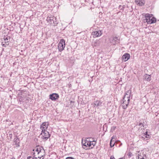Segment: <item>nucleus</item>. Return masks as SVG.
<instances>
[{
	"mask_svg": "<svg viewBox=\"0 0 159 159\" xmlns=\"http://www.w3.org/2000/svg\"><path fill=\"white\" fill-rule=\"evenodd\" d=\"M32 152H36V157L38 159H43L45 151L43 147L40 146H36L33 150Z\"/></svg>",
	"mask_w": 159,
	"mask_h": 159,
	"instance_id": "obj_1",
	"label": "nucleus"
},
{
	"mask_svg": "<svg viewBox=\"0 0 159 159\" xmlns=\"http://www.w3.org/2000/svg\"><path fill=\"white\" fill-rule=\"evenodd\" d=\"M82 144L83 147L85 149L92 148L91 141L90 140V138H87L84 141L82 139Z\"/></svg>",
	"mask_w": 159,
	"mask_h": 159,
	"instance_id": "obj_2",
	"label": "nucleus"
},
{
	"mask_svg": "<svg viewBox=\"0 0 159 159\" xmlns=\"http://www.w3.org/2000/svg\"><path fill=\"white\" fill-rule=\"evenodd\" d=\"M46 20L50 24L52 25L53 26H56L58 24V22L56 20L55 17L52 16L51 15H49L46 19Z\"/></svg>",
	"mask_w": 159,
	"mask_h": 159,
	"instance_id": "obj_3",
	"label": "nucleus"
},
{
	"mask_svg": "<svg viewBox=\"0 0 159 159\" xmlns=\"http://www.w3.org/2000/svg\"><path fill=\"white\" fill-rule=\"evenodd\" d=\"M130 101V98L124 96V97L121 101L122 103V106L123 109H126L129 105Z\"/></svg>",
	"mask_w": 159,
	"mask_h": 159,
	"instance_id": "obj_4",
	"label": "nucleus"
},
{
	"mask_svg": "<svg viewBox=\"0 0 159 159\" xmlns=\"http://www.w3.org/2000/svg\"><path fill=\"white\" fill-rule=\"evenodd\" d=\"M40 134L41 135L42 139L44 141L47 140L50 136L49 132L47 131H42Z\"/></svg>",
	"mask_w": 159,
	"mask_h": 159,
	"instance_id": "obj_5",
	"label": "nucleus"
},
{
	"mask_svg": "<svg viewBox=\"0 0 159 159\" xmlns=\"http://www.w3.org/2000/svg\"><path fill=\"white\" fill-rule=\"evenodd\" d=\"M11 38L9 36L5 37L2 40V45L3 47H6L9 44V42Z\"/></svg>",
	"mask_w": 159,
	"mask_h": 159,
	"instance_id": "obj_6",
	"label": "nucleus"
},
{
	"mask_svg": "<svg viewBox=\"0 0 159 159\" xmlns=\"http://www.w3.org/2000/svg\"><path fill=\"white\" fill-rule=\"evenodd\" d=\"M65 46V40L63 39H61L58 45V48L59 51L60 52L62 51L64 49Z\"/></svg>",
	"mask_w": 159,
	"mask_h": 159,
	"instance_id": "obj_7",
	"label": "nucleus"
},
{
	"mask_svg": "<svg viewBox=\"0 0 159 159\" xmlns=\"http://www.w3.org/2000/svg\"><path fill=\"white\" fill-rule=\"evenodd\" d=\"M102 33L101 30L96 31L92 32V35L93 38H96L102 35Z\"/></svg>",
	"mask_w": 159,
	"mask_h": 159,
	"instance_id": "obj_8",
	"label": "nucleus"
},
{
	"mask_svg": "<svg viewBox=\"0 0 159 159\" xmlns=\"http://www.w3.org/2000/svg\"><path fill=\"white\" fill-rule=\"evenodd\" d=\"M59 95L56 93H53L49 95L50 98L52 100H55L58 98Z\"/></svg>",
	"mask_w": 159,
	"mask_h": 159,
	"instance_id": "obj_9",
	"label": "nucleus"
},
{
	"mask_svg": "<svg viewBox=\"0 0 159 159\" xmlns=\"http://www.w3.org/2000/svg\"><path fill=\"white\" fill-rule=\"evenodd\" d=\"M135 2L137 5L140 6L144 5L145 3L144 0H135Z\"/></svg>",
	"mask_w": 159,
	"mask_h": 159,
	"instance_id": "obj_10",
	"label": "nucleus"
},
{
	"mask_svg": "<svg viewBox=\"0 0 159 159\" xmlns=\"http://www.w3.org/2000/svg\"><path fill=\"white\" fill-rule=\"evenodd\" d=\"M48 127V123L46 122L43 123L40 126V129H41L42 132L44 131H47V128Z\"/></svg>",
	"mask_w": 159,
	"mask_h": 159,
	"instance_id": "obj_11",
	"label": "nucleus"
},
{
	"mask_svg": "<svg viewBox=\"0 0 159 159\" xmlns=\"http://www.w3.org/2000/svg\"><path fill=\"white\" fill-rule=\"evenodd\" d=\"M130 57V55L128 53H126L122 56V60H124L125 61H126L129 59Z\"/></svg>",
	"mask_w": 159,
	"mask_h": 159,
	"instance_id": "obj_12",
	"label": "nucleus"
},
{
	"mask_svg": "<svg viewBox=\"0 0 159 159\" xmlns=\"http://www.w3.org/2000/svg\"><path fill=\"white\" fill-rule=\"evenodd\" d=\"M14 142L15 143V144L16 145V147H19L20 146L19 143L20 141L19 139L17 138L16 135L15 138H14Z\"/></svg>",
	"mask_w": 159,
	"mask_h": 159,
	"instance_id": "obj_13",
	"label": "nucleus"
},
{
	"mask_svg": "<svg viewBox=\"0 0 159 159\" xmlns=\"http://www.w3.org/2000/svg\"><path fill=\"white\" fill-rule=\"evenodd\" d=\"M156 19L154 17H152L150 18V19H148V20H147V22L149 24H152L156 22Z\"/></svg>",
	"mask_w": 159,
	"mask_h": 159,
	"instance_id": "obj_14",
	"label": "nucleus"
},
{
	"mask_svg": "<svg viewBox=\"0 0 159 159\" xmlns=\"http://www.w3.org/2000/svg\"><path fill=\"white\" fill-rule=\"evenodd\" d=\"M143 79L146 81H150L151 80V75L146 74L143 76Z\"/></svg>",
	"mask_w": 159,
	"mask_h": 159,
	"instance_id": "obj_15",
	"label": "nucleus"
},
{
	"mask_svg": "<svg viewBox=\"0 0 159 159\" xmlns=\"http://www.w3.org/2000/svg\"><path fill=\"white\" fill-rule=\"evenodd\" d=\"M119 40L118 39V37L115 36L113 37L111 41V43L114 44L116 43H119Z\"/></svg>",
	"mask_w": 159,
	"mask_h": 159,
	"instance_id": "obj_16",
	"label": "nucleus"
},
{
	"mask_svg": "<svg viewBox=\"0 0 159 159\" xmlns=\"http://www.w3.org/2000/svg\"><path fill=\"white\" fill-rule=\"evenodd\" d=\"M32 155L33 157L31 156H29L27 157V159H38L37 157H36V155H35L36 152H32Z\"/></svg>",
	"mask_w": 159,
	"mask_h": 159,
	"instance_id": "obj_17",
	"label": "nucleus"
},
{
	"mask_svg": "<svg viewBox=\"0 0 159 159\" xmlns=\"http://www.w3.org/2000/svg\"><path fill=\"white\" fill-rule=\"evenodd\" d=\"M150 137V135L148 134V132L146 131L145 133H144L143 136L141 137V139L144 140L145 138H149Z\"/></svg>",
	"mask_w": 159,
	"mask_h": 159,
	"instance_id": "obj_18",
	"label": "nucleus"
},
{
	"mask_svg": "<svg viewBox=\"0 0 159 159\" xmlns=\"http://www.w3.org/2000/svg\"><path fill=\"white\" fill-rule=\"evenodd\" d=\"M131 92V90H129L125 93L124 96L125 97L130 98Z\"/></svg>",
	"mask_w": 159,
	"mask_h": 159,
	"instance_id": "obj_19",
	"label": "nucleus"
},
{
	"mask_svg": "<svg viewBox=\"0 0 159 159\" xmlns=\"http://www.w3.org/2000/svg\"><path fill=\"white\" fill-rule=\"evenodd\" d=\"M102 104V102L99 100H97L94 102V104L97 107L101 106Z\"/></svg>",
	"mask_w": 159,
	"mask_h": 159,
	"instance_id": "obj_20",
	"label": "nucleus"
},
{
	"mask_svg": "<svg viewBox=\"0 0 159 159\" xmlns=\"http://www.w3.org/2000/svg\"><path fill=\"white\" fill-rule=\"evenodd\" d=\"M115 143V141H112V139H111L110 142V145L111 147V148L113 147L114 146Z\"/></svg>",
	"mask_w": 159,
	"mask_h": 159,
	"instance_id": "obj_21",
	"label": "nucleus"
},
{
	"mask_svg": "<svg viewBox=\"0 0 159 159\" xmlns=\"http://www.w3.org/2000/svg\"><path fill=\"white\" fill-rule=\"evenodd\" d=\"M152 16H150V15L149 14H146L145 15V17H146L145 20L147 22V20H148V19H150V18L152 17Z\"/></svg>",
	"mask_w": 159,
	"mask_h": 159,
	"instance_id": "obj_22",
	"label": "nucleus"
},
{
	"mask_svg": "<svg viewBox=\"0 0 159 159\" xmlns=\"http://www.w3.org/2000/svg\"><path fill=\"white\" fill-rule=\"evenodd\" d=\"M125 7V5L121 6L120 5L119 7V8L120 9V10L123 11Z\"/></svg>",
	"mask_w": 159,
	"mask_h": 159,
	"instance_id": "obj_23",
	"label": "nucleus"
},
{
	"mask_svg": "<svg viewBox=\"0 0 159 159\" xmlns=\"http://www.w3.org/2000/svg\"><path fill=\"white\" fill-rule=\"evenodd\" d=\"M143 155L145 157H146V155L144 154ZM143 157H144V156H143V157H142V156H141V155L138 156V159H144V158Z\"/></svg>",
	"mask_w": 159,
	"mask_h": 159,
	"instance_id": "obj_24",
	"label": "nucleus"
},
{
	"mask_svg": "<svg viewBox=\"0 0 159 159\" xmlns=\"http://www.w3.org/2000/svg\"><path fill=\"white\" fill-rule=\"evenodd\" d=\"M91 144H92V148H93L94 147V146L95 145L96 143H95V141H91Z\"/></svg>",
	"mask_w": 159,
	"mask_h": 159,
	"instance_id": "obj_25",
	"label": "nucleus"
},
{
	"mask_svg": "<svg viewBox=\"0 0 159 159\" xmlns=\"http://www.w3.org/2000/svg\"><path fill=\"white\" fill-rule=\"evenodd\" d=\"M139 125L141 127H144V125H143L142 121H141V122L140 121V123H139Z\"/></svg>",
	"mask_w": 159,
	"mask_h": 159,
	"instance_id": "obj_26",
	"label": "nucleus"
},
{
	"mask_svg": "<svg viewBox=\"0 0 159 159\" xmlns=\"http://www.w3.org/2000/svg\"><path fill=\"white\" fill-rule=\"evenodd\" d=\"M8 137L10 138V140H11L12 138V137H13L12 134H9Z\"/></svg>",
	"mask_w": 159,
	"mask_h": 159,
	"instance_id": "obj_27",
	"label": "nucleus"
},
{
	"mask_svg": "<svg viewBox=\"0 0 159 159\" xmlns=\"http://www.w3.org/2000/svg\"><path fill=\"white\" fill-rule=\"evenodd\" d=\"M116 128V127L115 126H112L111 128V131H112V130H114Z\"/></svg>",
	"mask_w": 159,
	"mask_h": 159,
	"instance_id": "obj_28",
	"label": "nucleus"
},
{
	"mask_svg": "<svg viewBox=\"0 0 159 159\" xmlns=\"http://www.w3.org/2000/svg\"><path fill=\"white\" fill-rule=\"evenodd\" d=\"M66 159H75L72 157H66Z\"/></svg>",
	"mask_w": 159,
	"mask_h": 159,
	"instance_id": "obj_29",
	"label": "nucleus"
},
{
	"mask_svg": "<svg viewBox=\"0 0 159 159\" xmlns=\"http://www.w3.org/2000/svg\"><path fill=\"white\" fill-rule=\"evenodd\" d=\"M116 137L115 136H113L112 137L111 139H112V141H114L113 140V139H115V138Z\"/></svg>",
	"mask_w": 159,
	"mask_h": 159,
	"instance_id": "obj_30",
	"label": "nucleus"
},
{
	"mask_svg": "<svg viewBox=\"0 0 159 159\" xmlns=\"http://www.w3.org/2000/svg\"><path fill=\"white\" fill-rule=\"evenodd\" d=\"M110 159H115L113 156H111Z\"/></svg>",
	"mask_w": 159,
	"mask_h": 159,
	"instance_id": "obj_31",
	"label": "nucleus"
},
{
	"mask_svg": "<svg viewBox=\"0 0 159 159\" xmlns=\"http://www.w3.org/2000/svg\"><path fill=\"white\" fill-rule=\"evenodd\" d=\"M22 98H20L19 99V100L20 101H21L22 100Z\"/></svg>",
	"mask_w": 159,
	"mask_h": 159,
	"instance_id": "obj_32",
	"label": "nucleus"
},
{
	"mask_svg": "<svg viewBox=\"0 0 159 159\" xmlns=\"http://www.w3.org/2000/svg\"><path fill=\"white\" fill-rule=\"evenodd\" d=\"M11 159H15L14 157H12Z\"/></svg>",
	"mask_w": 159,
	"mask_h": 159,
	"instance_id": "obj_33",
	"label": "nucleus"
}]
</instances>
